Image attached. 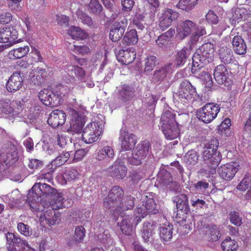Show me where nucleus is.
<instances>
[{
	"label": "nucleus",
	"instance_id": "obj_60",
	"mask_svg": "<svg viewBox=\"0 0 251 251\" xmlns=\"http://www.w3.org/2000/svg\"><path fill=\"white\" fill-rule=\"evenodd\" d=\"M155 42L159 47L163 49L167 48L169 44L171 43V41L163 34L158 37Z\"/></svg>",
	"mask_w": 251,
	"mask_h": 251
},
{
	"label": "nucleus",
	"instance_id": "obj_40",
	"mask_svg": "<svg viewBox=\"0 0 251 251\" xmlns=\"http://www.w3.org/2000/svg\"><path fill=\"white\" fill-rule=\"evenodd\" d=\"M161 125H176V114L171 111L164 112L161 118Z\"/></svg>",
	"mask_w": 251,
	"mask_h": 251
},
{
	"label": "nucleus",
	"instance_id": "obj_10",
	"mask_svg": "<svg viewBox=\"0 0 251 251\" xmlns=\"http://www.w3.org/2000/svg\"><path fill=\"white\" fill-rule=\"evenodd\" d=\"M101 134L100 126L96 122H91L83 129L81 134L82 140L86 144L96 142Z\"/></svg>",
	"mask_w": 251,
	"mask_h": 251
},
{
	"label": "nucleus",
	"instance_id": "obj_33",
	"mask_svg": "<svg viewBox=\"0 0 251 251\" xmlns=\"http://www.w3.org/2000/svg\"><path fill=\"white\" fill-rule=\"evenodd\" d=\"M219 54L221 62L226 65L231 63L235 58L231 50L227 47L221 48L219 50Z\"/></svg>",
	"mask_w": 251,
	"mask_h": 251
},
{
	"label": "nucleus",
	"instance_id": "obj_44",
	"mask_svg": "<svg viewBox=\"0 0 251 251\" xmlns=\"http://www.w3.org/2000/svg\"><path fill=\"white\" fill-rule=\"evenodd\" d=\"M14 112V108L11 106V101L8 99L0 100V114H11Z\"/></svg>",
	"mask_w": 251,
	"mask_h": 251
},
{
	"label": "nucleus",
	"instance_id": "obj_53",
	"mask_svg": "<svg viewBox=\"0 0 251 251\" xmlns=\"http://www.w3.org/2000/svg\"><path fill=\"white\" fill-rule=\"evenodd\" d=\"M230 222L234 226L238 227L242 224V218L240 217L239 213L235 210L231 211L229 214Z\"/></svg>",
	"mask_w": 251,
	"mask_h": 251
},
{
	"label": "nucleus",
	"instance_id": "obj_45",
	"mask_svg": "<svg viewBox=\"0 0 251 251\" xmlns=\"http://www.w3.org/2000/svg\"><path fill=\"white\" fill-rule=\"evenodd\" d=\"M28 61L31 65H34L38 62H43L44 59L39 50L34 47L32 48L31 52L29 54Z\"/></svg>",
	"mask_w": 251,
	"mask_h": 251
},
{
	"label": "nucleus",
	"instance_id": "obj_56",
	"mask_svg": "<svg viewBox=\"0 0 251 251\" xmlns=\"http://www.w3.org/2000/svg\"><path fill=\"white\" fill-rule=\"evenodd\" d=\"M53 170H51L47 173H41L37 176V180H40V182H51L53 180Z\"/></svg>",
	"mask_w": 251,
	"mask_h": 251
},
{
	"label": "nucleus",
	"instance_id": "obj_7",
	"mask_svg": "<svg viewBox=\"0 0 251 251\" xmlns=\"http://www.w3.org/2000/svg\"><path fill=\"white\" fill-rule=\"evenodd\" d=\"M179 17L178 13L171 8H165L158 14V27L164 31L171 26Z\"/></svg>",
	"mask_w": 251,
	"mask_h": 251
},
{
	"label": "nucleus",
	"instance_id": "obj_16",
	"mask_svg": "<svg viewBox=\"0 0 251 251\" xmlns=\"http://www.w3.org/2000/svg\"><path fill=\"white\" fill-rule=\"evenodd\" d=\"M108 175L113 178L123 179L127 174V168L122 164L120 160L117 159L107 169Z\"/></svg>",
	"mask_w": 251,
	"mask_h": 251
},
{
	"label": "nucleus",
	"instance_id": "obj_13",
	"mask_svg": "<svg viewBox=\"0 0 251 251\" xmlns=\"http://www.w3.org/2000/svg\"><path fill=\"white\" fill-rule=\"evenodd\" d=\"M38 98L44 105L51 107L57 106L60 102L53 90L44 89L41 90L38 94Z\"/></svg>",
	"mask_w": 251,
	"mask_h": 251
},
{
	"label": "nucleus",
	"instance_id": "obj_63",
	"mask_svg": "<svg viewBox=\"0 0 251 251\" xmlns=\"http://www.w3.org/2000/svg\"><path fill=\"white\" fill-rule=\"evenodd\" d=\"M12 19L10 12H4L0 13V24L6 25L9 23Z\"/></svg>",
	"mask_w": 251,
	"mask_h": 251
},
{
	"label": "nucleus",
	"instance_id": "obj_37",
	"mask_svg": "<svg viewBox=\"0 0 251 251\" xmlns=\"http://www.w3.org/2000/svg\"><path fill=\"white\" fill-rule=\"evenodd\" d=\"M135 198L134 197L127 195L124 199L123 202L119 203L117 208L120 211L132 209L135 205Z\"/></svg>",
	"mask_w": 251,
	"mask_h": 251
},
{
	"label": "nucleus",
	"instance_id": "obj_2",
	"mask_svg": "<svg viewBox=\"0 0 251 251\" xmlns=\"http://www.w3.org/2000/svg\"><path fill=\"white\" fill-rule=\"evenodd\" d=\"M213 45L206 43L201 45L194 53L192 57L191 72L193 74L198 75L201 70L203 69L204 64L214 52Z\"/></svg>",
	"mask_w": 251,
	"mask_h": 251
},
{
	"label": "nucleus",
	"instance_id": "obj_35",
	"mask_svg": "<svg viewBox=\"0 0 251 251\" xmlns=\"http://www.w3.org/2000/svg\"><path fill=\"white\" fill-rule=\"evenodd\" d=\"M132 218L129 215L123 217L120 224V228L122 232L127 235H130L133 232Z\"/></svg>",
	"mask_w": 251,
	"mask_h": 251
},
{
	"label": "nucleus",
	"instance_id": "obj_3",
	"mask_svg": "<svg viewBox=\"0 0 251 251\" xmlns=\"http://www.w3.org/2000/svg\"><path fill=\"white\" fill-rule=\"evenodd\" d=\"M197 93L196 89L188 80L182 81L179 84L178 90L173 95L174 100L183 105L193 100Z\"/></svg>",
	"mask_w": 251,
	"mask_h": 251
},
{
	"label": "nucleus",
	"instance_id": "obj_59",
	"mask_svg": "<svg viewBox=\"0 0 251 251\" xmlns=\"http://www.w3.org/2000/svg\"><path fill=\"white\" fill-rule=\"evenodd\" d=\"M89 150L87 148L77 150L75 151L73 158L74 162H77L81 161L87 154Z\"/></svg>",
	"mask_w": 251,
	"mask_h": 251
},
{
	"label": "nucleus",
	"instance_id": "obj_64",
	"mask_svg": "<svg viewBox=\"0 0 251 251\" xmlns=\"http://www.w3.org/2000/svg\"><path fill=\"white\" fill-rule=\"evenodd\" d=\"M206 20L210 24L216 25L219 22L218 17L212 10H209L205 16Z\"/></svg>",
	"mask_w": 251,
	"mask_h": 251
},
{
	"label": "nucleus",
	"instance_id": "obj_11",
	"mask_svg": "<svg viewBox=\"0 0 251 251\" xmlns=\"http://www.w3.org/2000/svg\"><path fill=\"white\" fill-rule=\"evenodd\" d=\"M46 68L45 64V67H37L31 70L28 75V80L31 84L40 86L45 83L49 75Z\"/></svg>",
	"mask_w": 251,
	"mask_h": 251
},
{
	"label": "nucleus",
	"instance_id": "obj_50",
	"mask_svg": "<svg viewBox=\"0 0 251 251\" xmlns=\"http://www.w3.org/2000/svg\"><path fill=\"white\" fill-rule=\"evenodd\" d=\"M198 0H179L177 7L182 10L189 11L197 4Z\"/></svg>",
	"mask_w": 251,
	"mask_h": 251
},
{
	"label": "nucleus",
	"instance_id": "obj_58",
	"mask_svg": "<svg viewBox=\"0 0 251 251\" xmlns=\"http://www.w3.org/2000/svg\"><path fill=\"white\" fill-rule=\"evenodd\" d=\"M88 7L89 10L96 14L100 13L102 9L99 0H91Z\"/></svg>",
	"mask_w": 251,
	"mask_h": 251
},
{
	"label": "nucleus",
	"instance_id": "obj_34",
	"mask_svg": "<svg viewBox=\"0 0 251 251\" xmlns=\"http://www.w3.org/2000/svg\"><path fill=\"white\" fill-rule=\"evenodd\" d=\"M29 51L28 46L13 49L8 53L9 58L12 59L21 58L26 55Z\"/></svg>",
	"mask_w": 251,
	"mask_h": 251
},
{
	"label": "nucleus",
	"instance_id": "obj_22",
	"mask_svg": "<svg viewBox=\"0 0 251 251\" xmlns=\"http://www.w3.org/2000/svg\"><path fill=\"white\" fill-rule=\"evenodd\" d=\"M136 56L135 50L132 48L120 50L117 56L119 62L125 65H128L132 63L135 60Z\"/></svg>",
	"mask_w": 251,
	"mask_h": 251
},
{
	"label": "nucleus",
	"instance_id": "obj_46",
	"mask_svg": "<svg viewBox=\"0 0 251 251\" xmlns=\"http://www.w3.org/2000/svg\"><path fill=\"white\" fill-rule=\"evenodd\" d=\"M249 17V13L246 8H240L235 9L232 18L234 21L239 22L240 21H244Z\"/></svg>",
	"mask_w": 251,
	"mask_h": 251
},
{
	"label": "nucleus",
	"instance_id": "obj_57",
	"mask_svg": "<svg viewBox=\"0 0 251 251\" xmlns=\"http://www.w3.org/2000/svg\"><path fill=\"white\" fill-rule=\"evenodd\" d=\"M198 78H200L201 79L207 80L205 86L208 88H211L212 86L213 83L212 78L208 72L204 71L203 69L201 70L199 72L198 74H194Z\"/></svg>",
	"mask_w": 251,
	"mask_h": 251
},
{
	"label": "nucleus",
	"instance_id": "obj_55",
	"mask_svg": "<svg viewBox=\"0 0 251 251\" xmlns=\"http://www.w3.org/2000/svg\"><path fill=\"white\" fill-rule=\"evenodd\" d=\"M85 229L83 226H77L75 227L74 239V244L81 242L85 237Z\"/></svg>",
	"mask_w": 251,
	"mask_h": 251
},
{
	"label": "nucleus",
	"instance_id": "obj_9",
	"mask_svg": "<svg viewBox=\"0 0 251 251\" xmlns=\"http://www.w3.org/2000/svg\"><path fill=\"white\" fill-rule=\"evenodd\" d=\"M124 190L119 186H114L109 190L108 194L103 200V205L107 209L118 206L124 196Z\"/></svg>",
	"mask_w": 251,
	"mask_h": 251
},
{
	"label": "nucleus",
	"instance_id": "obj_62",
	"mask_svg": "<svg viewBox=\"0 0 251 251\" xmlns=\"http://www.w3.org/2000/svg\"><path fill=\"white\" fill-rule=\"evenodd\" d=\"M158 177L160 178L161 183L163 184H168L172 181V177L170 173L166 171L159 173L158 175Z\"/></svg>",
	"mask_w": 251,
	"mask_h": 251
},
{
	"label": "nucleus",
	"instance_id": "obj_17",
	"mask_svg": "<svg viewBox=\"0 0 251 251\" xmlns=\"http://www.w3.org/2000/svg\"><path fill=\"white\" fill-rule=\"evenodd\" d=\"M127 20L125 19L120 22H115L110 29L109 38L113 42L119 41L124 35L126 28Z\"/></svg>",
	"mask_w": 251,
	"mask_h": 251
},
{
	"label": "nucleus",
	"instance_id": "obj_47",
	"mask_svg": "<svg viewBox=\"0 0 251 251\" xmlns=\"http://www.w3.org/2000/svg\"><path fill=\"white\" fill-rule=\"evenodd\" d=\"M182 38L187 36L190 34L192 31L195 28V24L190 20H186L182 23Z\"/></svg>",
	"mask_w": 251,
	"mask_h": 251
},
{
	"label": "nucleus",
	"instance_id": "obj_36",
	"mask_svg": "<svg viewBox=\"0 0 251 251\" xmlns=\"http://www.w3.org/2000/svg\"><path fill=\"white\" fill-rule=\"evenodd\" d=\"M190 54L191 50L187 47H184L181 50H179L176 57V65L177 66L183 65Z\"/></svg>",
	"mask_w": 251,
	"mask_h": 251
},
{
	"label": "nucleus",
	"instance_id": "obj_49",
	"mask_svg": "<svg viewBox=\"0 0 251 251\" xmlns=\"http://www.w3.org/2000/svg\"><path fill=\"white\" fill-rule=\"evenodd\" d=\"M70 157V153L69 151L63 152V153L58 156L54 160L51 162V166H54L55 168L56 167L60 166L68 160Z\"/></svg>",
	"mask_w": 251,
	"mask_h": 251
},
{
	"label": "nucleus",
	"instance_id": "obj_25",
	"mask_svg": "<svg viewBox=\"0 0 251 251\" xmlns=\"http://www.w3.org/2000/svg\"><path fill=\"white\" fill-rule=\"evenodd\" d=\"M206 239L210 242L218 241L221 234L219 227L215 225H208L203 228Z\"/></svg>",
	"mask_w": 251,
	"mask_h": 251
},
{
	"label": "nucleus",
	"instance_id": "obj_32",
	"mask_svg": "<svg viewBox=\"0 0 251 251\" xmlns=\"http://www.w3.org/2000/svg\"><path fill=\"white\" fill-rule=\"evenodd\" d=\"M177 208L187 212L189 210L188 197L186 194L179 193L174 198Z\"/></svg>",
	"mask_w": 251,
	"mask_h": 251
},
{
	"label": "nucleus",
	"instance_id": "obj_23",
	"mask_svg": "<svg viewBox=\"0 0 251 251\" xmlns=\"http://www.w3.org/2000/svg\"><path fill=\"white\" fill-rule=\"evenodd\" d=\"M60 217V212L51 208L40 215V221L41 223L45 222L49 226H51L56 224Z\"/></svg>",
	"mask_w": 251,
	"mask_h": 251
},
{
	"label": "nucleus",
	"instance_id": "obj_43",
	"mask_svg": "<svg viewBox=\"0 0 251 251\" xmlns=\"http://www.w3.org/2000/svg\"><path fill=\"white\" fill-rule=\"evenodd\" d=\"M199 154L194 150L189 151L185 155L184 161L188 165H194L198 163Z\"/></svg>",
	"mask_w": 251,
	"mask_h": 251
},
{
	"label": "nucleus",
	"instance_id": "obj_8",
	"mask_svg": "<svg viewBox=\"0 0 251 251\" xmlns=\"http://www.w3.org/2000/svg\"><path fill=\"white\" fill-rule=\"evenodd\" d=\"M6 238L7 251H30L31 250L26 241L17 237L13 233L8 232Z\"/></svg>",
	"mask_w": 251,
	"mask_h": 251
},
{
	"label": "nucleus",
	"instance_id": "obj_20",
	"mask_svg": "<svg viewBox=\"0 0 251 251\" xmlns=\"http://www.w3.org/2000/svg\"><path fill=\"white\" fill-rule=\"evenodd\" d=\"M119 139L122 150L124 151L131 150L137 143L136 135L133 133L129 134L126 131L121 132Z\"/></svg>",
	"mask_w": 251,
	"mask_h": 251
},
{
	"label": "nucleus",
	"instance_id": "obj_38",
	"mask_svg": "<svg viewBox=\"0 0 251 251\" xmlns=\"http://www.w3.org/2000/svg\"><path fill=\"white\" fill-rule=\"evenodd\" d=\"M173 226L168 223L160 227V236L162 241L167 242L173 237Z\"/></svg>",
	"mask_w": 251,
	"mask_h": 251
},
{
	"label": "nucleus",
	"instance_id": "obj_6",
	"mask_svg": "<svg viewBox=\"0 0 251 251\" xmlns=\"http://www.w3.org/2000/svg\"><path fill=\"white\" fill-rule=\"evenodd\" d=\"M220 109L217 103L209 102L199 109L197 116L204 123L209 124L217 117Z\"/></svg>",
	"mask_w": 251,
	"mask_h": 251
},
{
	"label": "nucleus",
	"instance_id": "obj_5",
	"mask_svg": "<svg viewBox=\"0 0 251 251\" xmlns=\"http://www.w3.org/2000/svg\"><path fill=\"white\" fill-rule=\"evenodd\" d=\"M151 147L150 142L147 140H144L139 143L132 153L131 156L127 159L128 162L132 165L138 166L142 164L147 157Z\"/></svg>",
	"mask_w": 251,
	"mask_h": 251
},
{
	"label": "nucleus",
	"instance_id": "obj_42",
	"mask_svg": "<svg viewBox=\"0 0 251 251\" xmlns=\"http://www.w3.org/2000/svg\"><path fill=\"white\" fill-rule=\"evenodd\" d=\"M221 245L223 251H236L238 247L237 242L229 237L223 241Z\"/></svg>",
	"mask_w": 251,
	"mask_h": 251
},
{
	"label": "nucleus",
	"instance_id": "obj_29",
	"mask_svg": "<svg viewBox=\"0 0 251 251\" xmlns=\"http://www.w3.org/2000/svg\"><path fill=\"white\" fill-rule=\"evenodd\" d=\"M138 41V37L136 29H131L123 35L122 43L124 45L129 46L135 45Z\"/></svg>",
	"mask_w": 251,
	"mask_h": 251
},
{
	"label": "nucleus",
	"instance_id": "obj_1",
	"mask_svg": "<svg viewBox=\"0 0 251 251\" xmlns=\"http://www.w3.org/2000/svg\"><path fill=\"white\" fill-rule=\"evenodd\" d=\"M57 189L45 182H36L29 190L27 201L32 211L41 212L44 211L43 204L37 203L39 199H50L55 196Z\"/></svg>",
	"mask_w": 251,
	"mask_h": 251
},
{
	"label": "nucleus",
	"instance_id": "obj_26",
	"mask_svg": "<svg viewBox=\"0 0 251 251\" xmlns=\"http://www.w3.org/2000/svg\"><path fill=\"white\" fill-rule=\"evenodd\" d=\"M161 130L166 138L170 140L176 138L180 132L177 125H161Z\"/></svg>",
	"mask_w": 251,
	"mask_h": 251
},
{
	"label": "nucleus",
	"instance_id": "obj_28",
	"mask_svg": "<svg viewBox=\"0 0 251 251\" xmlns=\"http://www.w3.org/2000/svg\"><path fill=\"white\" fill-rule=\"evenodd\" d=\"M65 72L68 75L79 79H83L86 74L84 69L77 65H67L65 69Z\"/></svg>",
	"mask_w": 251,
	"mask_h": 251
},
{
	"label": "nucleus",
	"instance_id": "obj_41",
	"mask_svg": "<svg viewBox=\"0 0 251 251\" xmlns=\"http://www.w3.org/2000/svg\"><path fill=\"white\" fill-rule=\"evenodd\" d=\"M67 33L73 39H80L81 40L87 38V34L81 28L75 26H71L67 31Z\"/></svg>",
	"mask_w": 251,
	"mask_h": 251
},
{
	"label": "nucleus",
	"instance_id": "obj_31",
	"mask_svg": "<svg viewBox=\"0 0 251 251\" xmlns=\"http://www.w3.org/2000/svg\"><path fill=\"white\" fill-rule=\"evenodd\" d=\"M54 197V198L50 203L51 208L54 210H58L70 206V204L65 203V200L62 193H58L57 191Z\"/></svg>",
	"mask_w": 251,
	"mask_h": 251
},
{
	"label": "nucleus",
	"instance_id": "obj_14",
	"mask_svg": "<svg viewBox=\"0 0 251 251\" xmlns=\"http://www.w3.org/2000/svg\"><path fill=\"white\" fill-rule=\"evenodd\" d=\"M0 42L15 44L21 42L18 38V31L13 26H7L0 30Z\"/></svg>",
	"mask_w": 251,
	"mask_h": 251
},
{
	"label": "nucleus",
	"instance_id": "obj_19",
	"mask_svg": "<svg viewBox=\"0 0 251 251\" xmlns=\"http://www.w3.org/2000/svg\"><path fill=\"white\" fill-rule=\"evenodd\" d=\"M66 120V115L63 111L55 109L50 114L48 123L51 127L55 128L63 126Z\"/></svg>",
	"mask_w": 251,
	"mask_h": 251
},
{
	"label": "nucleus",
	"instance_id": "obj_4",
	"mask_svg": "<svg viewBox=\"0 0 251 251\" xmlns=\"http://www.w3.org/2000/svg\"><path fill=\"white\" fill-rule=\"evenodd\" d=\"M151 195H146L143 197L142 205L138 206L134 210L135 225L136 226L149 214H155L158 212L156 208V203L154 200L151 198Z\"/></svg>",
	"mask_w": 251,
	"mask_h": 251
},
{
	"label": "nucleus",
	"instance_id": "obj_27",
	"mask_svg": "<svg viewBox=\"0 0 251 251\" xmlns=\"http://www.w3.org/2000/svg\"><path fill=\"white\" fill-rule=\"evenodd\" d=\"M232 46L235 52L237 54L242 55L246 52L247 46L241 36L236 35L233 38Z\"/></svg>",
	"mask_w": 251,
	"mask_h": 251
},
{
	"label": "nucleus",
	"instance_id": "obj_24",
	"mask_svg": "<svg viewBox=\"0 0 251 251\" xmlns=\"http://www.w3.org/2000/svg\"><path fill=\"white\" fill-rule=\"evenodd\" d=\"M115 156V152L113 148L109 146H105L97 151L95 158L98 161H110Z\"/></svg>",
	"mask_w": 251,
	"mask_h": 251
},
{
	"label": "nucleus",
	"instance_id": "obj_51",
	"mask_svg": "<svg viewBox=\"0 0 251 251\" xmlns=\"http://www.w3.org/2000/svg\"><path fill=\"white\" fill-rule=\"evenodd\" d=\"M78 175L79 174L76 169L70 168L64 171L62 177L64 180V182L66 183L67 180L68 181L74 180L78 177Z\"/></svg>",
	"mask_w": 251,
	"mask_h": 251
},
{
	"label": "nucleus",
	"instance_id": "obj_21",
	"mask_svg": "<svg viewBox=\"0 0 251 251\" xmlns=\"http://www.w3.org/2000/svg\"><path fill=\"white\" fill-rule=\"evenodd\" d=\"M84 122L82 118L77 113L73 115L70 121V126L67 132L72 135L80 134L82 133Z\"/></svg>",
	"mask_w": 251,
	"mask_h": 251
},
{
	"label": "nucleus",
	"instance_id": "obj_48",
	"mask_svg": "<svg viewBox=\"0 0 251 251\" xmlns=\"http://www.w3.org/2000/svg\"><path fill=\"white\" fill-rule=\"evenodd\" d=\"M134 90L133 88L127 85H124L120 94L123 100L125 101H128L134 96Z\"/></svg>",
	"mask_w": 251,
	"mask_h": 251
},
{
	"label": "nucleus",
	"instance_id": "obj_15",
	"mask_svg": "<svg viewBox=\"0 0 251 251\" xmlns=\"http://www.w3.org/2000/svg\"><path fill=\"white\" fill-rule=\"evenodd\" d=\"M239 166L235 162L226 163L219 167L217 172L223 179L230 181L237 172Z\"/></svg>",
	"mask_w": 251,
	"mask_h": 251
},
{
	"label": "nucleus",
	"instance_id": "obj_30",
	"mask_svg": "<svg viewBox=\"0 0 251 251\" xmlns=\"http://www.w3.org/2000/svg\"><path fill=\"white\" fill-rule=\"evenodd\" d=\"M227 74L226 67L223 65H219L215 68L213 75L218 83L223 84L227 79Z\"/></svg>",
	"mask_w": 251,
	"mask_h": 251
},
{
	"label": "nucleus",
	"instance_id": "obj_18",
	"mask_svg": "<svg viewBox=\"0 0 251 251\" xmlns=\"http://www.w3.org/2000/svg\"><path fill=\"white\" fill-rule=\"evenodd\" d=\"M24 79L19 72H14L9 77L6 84L7 90L11 93L20 90L23 85Z\"/></svg>",
	"mask_w": 251,
	"mask_h": 251
},
{
	"label": "nucleus",
	"instance_id": "obj_54",
	"mask_svg": "<svg viewBox=\"0 0 251 251\" xmlns=\"http://www.w3.org/2000/svg\"><path fill=\"white\" fill-rule=\"evenodd\" d=\"M156 62V57L155 56L151 55L148 56L145 59V72H150L154 69Z\"/></svg>",
	"mask_w": 251,
	"mask_h": 251
},
{
	"label": "nucleus",
	"instance_id": "obj_12",
	"mask_svg": "<svg viewBox=\"0 0 251 251\" xmlns=\"http://www.w3.org/2000/svg\"><path fill=\"white\" fill-rule=\"evenodd\" d=\"M202 157L205 164L209 165L211 168L210 172L214 174L216 172V168L222 160V155L220 152L211 151L204 149L203 151Z\"/></svg>",
	"mask_w": 251,
	"mask_h": 251
},
{
	"label": "nucleus",
	"instance_id": "obj_61",
	"mask_svg": "<svg viewBox=\"0 0 251 251\" xmlns=\"http://www.w3.org/2000/svg\"><path fill=\"white\" fill-rule=\"evenodd\" d=\"M218 146V140L216 139H213L209 141L205 144L204 149L211 151L218 152L217 150Z\"/></svg>",
	"mask_w": 251,
	"mask_h": 251
},
{
	"label": "nucleus",
	"instance_id": "obj_39",
	"mask_svg": "<svg viewBox=\"0 0 251 251\" xmlns=\"http://www.w3.org/2000/svg\"><path fill=\"white\" fill-rule=\"evenodd\" d=\"M72 89L73 88L68 86L59 83L56 85L53 89V90L54 91V93L58 96L60 101L62 98L68 96L72 92Z\"/></svg>",
	"mask_w": 251,
	"mask_h": 251
},
{
	"label": "nucleus",
	"instance_id": "obj_52",
	"mask_svg": "<svg viewBox=\"0 0 251 251\" xmlns=\"http://www.w3.org/2000/svg\"><path fill=\"white\" fill-rule=\"evenodd\" d=\"M169 69L170 66H165L159 70L155 71L153 74V78L157 81L163 80L167 76Z\"/></svg>",
	"mask_w": 251,
	"mask_h": 251
}]
</instances>
